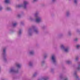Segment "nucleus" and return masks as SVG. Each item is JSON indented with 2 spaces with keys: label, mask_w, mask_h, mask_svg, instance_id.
<instances>
[{
  "label": "nucleus",
  "mask_w": 80,
  "mask_h": 80,
  "mask_svg": "<svg viewBox=\"0 0 80 80\" xmlns=\"http://www.w3.org/2000/svg\"><path fill=\"white\" fill-rule=\"evenodd\" d=\"M34 32L37 34H38L39 33V31L36 27L33 26L28 29V35L29 36H32L33 33Z\"/></svg>",
  "instance_id": "nucleus-1"
},
{
  "label": "nucleus",
  "mask_w": 80,
  "mask_h": 80,
  "mask_svg": "<svg viewBox=\"0 0 80 80\" xmlns=\"http://www.w3.org/2000/svg\"><path fill=\"white\" fill-rule=\"evenodd\" d=\"M28 2L27 1H24L23 2V4L16 5L15 6L16 8H20L23 7L24 9H26L27 8V5H28Z\"/></svg>",
  "instance_id": "nucleus-2"
},
{
  "label": "nucleus",
  "mask_w": 80,
  "mask_h": 80,
  "mask_svg": "<svg viewBox=\"0 0 80 80\" xmlns=\"http://www.w3.org/2000/svg\"><path fill=\"white\" fill-rule=\"evenodd\" d=\"M39 14V12H36L34 14V16L36 18L35 21L38 23H41L42 22V18L41 16H38Z\"/></svg>",
  "instance_id": "nucleus-3"
},
{
  "label": "nucleus",
  "mask_w": 80,
  "mask_h": 80,
  "mask_svg": "<svg viewBox=\"0 0 80 80\" xmlns=\"http://www.w3.org/2000/svg\"><path fill=\"white\" fill-rule=\"evenodd\" d=\"M7 48H4L3 49V52L2 54V57L3 58V60L4 62H7V59L6 58L7 57V54L6 53V50Z\"/></svg>",
  "instance_id": "nucleus-4"
},
{
  "label": "nucleus",
  "mask_w": 80,
  "mask_h": 80,
  "mask_svg": "<svg viewBox=\"0 0 80 80\" xmlns=\"http://www.w3.org/2000/svg\"><path fill=\"white\" fill-rule=\"evenodd\" d=\"M60 47L63 50L64 52H66V53H68V52H69V50L70 49L69 47H65V46H64L63 44H62L60 46Z\"/></svg>",
  "instance_id": "nucleus-5"
},
{
  "label": "nucleus",
  "mask_w": 80,
  "mask_h": 80,
  "mask_svg": "<svg viewBox=\"0 0 80 80\" xmlns=\"http://www.w3.org/2000/svg\"><path fill=\"white\" fill-rule=\"evenodd\" d=\"M9 72L10 73H18V69L17 70L15 67H13L10 69Z\"/></svg>",
  "instance_id": "nucleus-6"
},
{
  "label": "nucleus",
  "mask_w": 80,
  "mask_h": 80,
  "mask_svg": "<svg viewBox=\"0 0 80 80\" xmlns=\"http://www.w3.org/2000/svg\"><path fill=\"white\" fill-rule=\"evenodd\" d=\"M51 59L54 64L57 63V60H56V57L54 55H52L51 57Z\"/></svg>",
  "instance_id": "nucleus-7"
},
{
  "label": "nucleus",
  "mask_w": 80,
  "mask_h": 80,
  "mask_svg": "<svg viewBox=\"0 0 80 80\" xmlns=\"http://www.w3.org/2000/svg\"><path fill=\"white\" fill-rule=\"evenodd\" d=\"M34 53L35 52H34V50H31L29 52V54L31 55H34Z\"/></svg>",
  "instance_id": "nucleus-8"
},
{
  "label": "nucleus",
  "mask_w": 80,
  "mask_h": 80,
  "mask_svg": "<svg viewBox=\"0 0 80 80\" xmlns=\"http://www.w3.org/2000/svg\"><path fill=\"white\" fill-rule=\"evenodd\" d=\"M77 70H78L79 71L80 70V62H78V65L76 68Z\"/></svg>",
  "instance_id": "nucleus-9"
},
{
  "label": "nucleus",
  "mask_w": 80,
  "mask_h": 80,
  "mask_svg": "<svg viewBox=\"0 0 80 80\" xmlns=\"http://www.w3.org/2000/svg\"><path fill=\"white\" fill-rule=\"evenodd\" d=\"M38 74V72H35L33 75L32 76V78H34V77H37V74Z\"/></svg>",
  "instance_id": "nucleus-10"
},
{
  "label": "nucleus",
  "mask_w": 80,
  "mask_h": 80,
  "mask_svg": "<svg viewBox=\"0 0 80 80\" xmlns=\"http://www.w3.org/2000/svg\"><path fill=\"white\" fill-rule=\"evenodd\" d=\"M16 66L18 68H21L22 65L20 64L17 63L16 64Z\"/></svg>",
  "instance_id": "nucleus-11"
},
{
  "label": "nucleus",
  "mask_w": 80,
  "mask_h": 80,
  "mask_svg": "<svg viewBox=\"0 0 80 80\" xmlns=\"http://www.w3.org/2000/svg\"><path fill=\"white\" fill-rule=\"evenodd\" d=\"M6 10H7V11H11L12 9L11 8L9 7H7L6 8Z\"/></svg>",
  "instance_id": "nucleus-12"
},
{
  "label": "nucleus",
  "mask_w": 80,
  "mask_h": 80,
  "mask_svg": "<svg viewBox=\"0 0 80 80\" xmlns=\"http://www.w3.org/2000/svg\"><path fill=\"white\" fill-rule=\"evenodd\" d=\"M28 19L30 21H33V20H35V18H33L32 17H29Z\"/></svg>",
  "instance_id": "nucleus-13"
},
{
  "label": "nucleus",
  "mask_w": 80,
  "mask_h": 80,
  "mask_svg": "<svg viewBox=\"0 0 80 80\" xmlns=\"http://www.w3.org/2000/svg\"><path fill=\"white\" fill-rule=\"evenodd\" d=\"M59 78L60 80H63V74H60L59 75Z\"/></svg>",
  "instance_id": "nucleus-14"
},
{
  "label": "nucleus",
  "mask_w": 80,
  "mask_h": 80,
  "mask_svg": "<svg viewBox=\"0 0 80 80\" xmlns=\"http://www.w3.org/2000/svg\"><path fill=\"white\" fill-rule=\"evenodd\" d=\"M22 30L21 29L19 30V31L18 32V35H20L21 34H22Z\"/></svg>",
  "instance_id": "nucleus-15"
},
{
  "label": "nucleus",
  "mask_w": 80,
  "mask_h": 80,
  "mask_svg": "<svg viewBox=\"0 0 80 80\" xmlns=\"http://www.w3.org/2000/svg\"><path fill=\"white\" fill-rule=\"evenodd\" d=\"M33 62H30L29 63V65L30 67H32L33 66Z\"/></svg>",
  "instance_id": "nucleus-16"
},
{
  "label": "nucleus",
  "mask_w": 80,
  "mask_h": 80,
  "mask_svg": "<svg viewBox=\"0 0 80 80\" xmlns=\"http://www.w3.org/2000/svg\"><path fill=\"white\" fill-rule=\"evenodd\" d=\"M70 15V11H68L66 12V16L67 17H68Z\"/></svg>",
  "instance_id": "nucleus-17"
},
{
  "label": "nucleus",
  "mask_w": 80,
  "mask_h": 80,
  "mask_svg": "<svg viewBox=\"0 0 80 80\" xmlns=\"http://www.w3.org/2000/svg\"><path fill=\"white\" fill-rule=\"evenodd\" d=\"M5 2L6 3H10V0H5Z\"/></svg>",
  "instance_id": "nucleus-18"
},
{
  "label": "nucleus",
  "mask_w": 80,
  "mask_h": 80,
  "mask_svg": "<svg viewBox=\"0 0 80 80\" xmlns=\"http://www.w3.org/2000/svg\"><path fill=\"white\" fill-rule=\"evenodd\" d=\"M76 47L77 49L78 50H79V49H80V45L78 44L77 45Z\"/></svg>",
  "instance_id": "nucleus-19"
},
{
  "label": "nucleus",
  "mask_w": 80,
  "mask_h": 80,
  "mask_svg": "<svg viewBox=\"0 0 80 80\" xmlns=\"http://www.w3.org/2000/svg\"><path fill=\"white\" fill-rule=\"evenodd\" d=\"M78 0H73V2L76 5H77L78 3Z\"/></svg>",
  "instance_id": "nucleus-20"
},
{
  "label": "nucleus",
  "mask_w": 80,
  "mask_h": 80,
  "mask_svg": "<svg viewBox=\"0 0 80 80\" xmlns=\"http://www.w3.org/2000/svg\"><path fill=\"white\" fill-rule=\"evenodd\" d=\"M17 22L12 23V26L13 27H16L17 26Z\"/></svg>",
  "instance_id": "nucleus-21"
},
{
  "label": "nucleus",
  "mask_w": 80,
  "mask_h": 80,
  "mask_svg": "<svg viewBox=\"0 0 80 80\" xmlns=\"http://www.w3.org/2000/svg\"><path fill=\"white\" fill-rule=\"evenodd\" d=\"M22 16V15L20 14H18L17 15V17L18 18H20Z\"/></svg>",
  "instance_id": "nucleus-22"
},
{
  "label": "nucleus",
  "mask_w": 80,
  "mask_h": 80,
  "mask_svg": "<svg viewBox=\"0 0 80 80\" xmlns=\"http://www.w3.org/2000/svg\"><path fill=\"white\" fill-rule=\"evenodd\" d=\"M68 35L69 36H70L71 35H72V33H71V31H69L68 32Z\"/></svg>",
  "instance_id": "nucleus-23"
},
{
  "label": "nucleus",
  "mask_w": 80,
  "mask_h": 80,
  "mask_svg": "<svg viewBox=\"0 0 80 80\" xmlns=\"http://www.w3.org/2000/svg\"><path fill=\"white\" fill-rule=\"evenodd\" d=\"M66 63H68V64H69L70 63H72V61H66Z\"/></svg>",
  "instance_id": "nucleus-24"
},
{
  "label": "nucleus",
  "mask_w": 80,
  "mask_h": 80,
  "mask_svg": "<svg viewBox=\"0 0 80 80\" xmlns=\"http://www.w3.org/2000/svg\"><path fill=\"white\" fill-rule=\"evenodd\" d=\"M45 62L44 60L42 61L41 62V65H43L45 63Z\"/></svg>",
  "instance_id": "nucleus-25"
},
{
  "label": "nucleus",
  "mask_w": 80,
  "mask_h": 80,
  "mask_svg": "<svg viewBox=\"0 0 80 80\" xmlns=\"http://www.w3.org/2000/svg\"><path fill=\"white\" fill-rule=\"evenodd\" d=\"M50 72H52V73H53V72H54V69L51 68L50 70Z\"/></svg>",
  "instance_id": "nucleus-26"
},
{
  "label": "nucleus",
  "mask_w": 80,
  "mask_h": 80,
  "mask_svg": "<svg viewBox=\"0 0 80 80\" xmlns=\"http://www.w3.org/2000/svg\"><path fill=\"white\" fill-rule=\"evenodd\" d=\"M2 10H3V7L2 6H0V11H2Z\"/></svg>",
  "instance_id": "nucleus-27"
},
{
  "label": "nucleus",
  "mask_w": 80,
  "mask_h": 80,
  "mask_svg": "<svg viewBox=\"0 0 80 80\" xmlns=\"http://www.w3.org/2000/svg\"><path fill=\"white\" fill-rule=\"evenodd\" d=\"M45 28V26H43L41 27L42 29H43Z\"/></svg>",
  "instance_id": "nucleus-28"
},
{
  "label": "nucleus",
  "mask_w": 80,
  "mask_h": 80,
  "mask_svg": "<svg viewBox=\"0 0 80 80\" xmlns=\"http://www.w3.org/2000/svg\"><path fill=\"white\" fill-rule=\"evenodd\" d=\"M48 56V54H46L44 56V58H47Z\"/></svg>",
  "instance_id": "nucleus-29"
},
{
  "label": "nucleus",
  "mask_w": 80,
  "mask_h": 80,
  "mask_svg": "<svg viewBox=\"0 0 80 80\" xmlns=\"http://www.w3.org/2000/svg\"><path fill=\"white\" fill-rule=\"evenodd\" d=\"M68 80V78L67 77L63 79V80Z\"/></svg>",
  "instance_id": "nucleus-30"
},
{
  "label": "nucleus",
  "mask_w": 80,
  "mask_h": 80,
  "mask_svg": "<svg viewBox=\"0 0 80 80\" xmlns=\"http://www.w3.org/2000/svg\"><path fill=\"white\" fill-rule=\"evenodd\" d=\"M78 60V57H77L76 58L75 61H77Z\"/></svg>",
  "instance_id": "nucleus-31"
},
{
  "label": "nucleus",
  "mask_w": 80,
  "mask_h": 80,
  "mask_svg": "<svg viewBox=\"0 0 80 80\" xmlns=\"http://www.w3.org/2000/svg\"><path fill=\"white\" fill-rule=\"evenodd\" d=\"M78 40V38H76L74 39V41H75V42H77V41Z\"/></svg>",
  "instance_id": "nucleus-32"
},
{
  "label": "nucleus",
  "mask_w": 80,
  "mask_h": 80,
  "mask_svg": "<svg viewBox=\"0 0 80 80\" xmlns=\"http://www.w3.org/2000/svg\"><path fill=\"white\" fill-rule=\"evenodd\" d=\"M56 0H52V2H53V3H55V2H56Z\"/></svg>",
  "instance_id": "nucleus-33"
},
{
  "label": "nucleus",
  "mask_w": 80,
  "mask_h": 80,
  "mask_svg": "<svg viewBox=\"0 0 80 80\" xmlns=\"http://www.w3.org/2000/svg\"><path fill=\"white\" fill-rule=\"evenodd\" d=\"M62 34H60V35H58V37H62Z\"/></svg>",
  "instance_id": "nucleus-34"
},
{
  "label": "nucleus",
  "mask_w": 80,
  "mask_h": 80,
  "mask_svg": "<svg viewBox=\"0 0 80 80\" xmlns=\"http://www.w3.org/2000/svg\"><path fill=\"white\" fill-rule=\"evenodd\" d=\"M20 23L21 25H23V24H24V22H21Z\"/></svg>",
  "instance_id": "nucleus-35"
},
{
  "label": "nucleus",
  "mask_w": 80,
  "mask_h": 80,
  "mask_svg": "<svg viewBox=\"0 0 80 80\" xmlns=\"http://www.w3.org/2000/svg\"><path fill=\"white\" fill-rule=\"evenodd\" d=\"M77 32L78 33H80V30L78 29L77 30Z\"/></svg>",
  "instance_id": "nucleus-36"
},
{
  "label": "nucleus",
  "mask_w": 80,
  "mask_h": 80,
  "mask_svg": "<svg viewBox=\"0 0 80 80\" xmlns=\"http://www.w3.org/2000/svg\"><path fill=\"white\" fill-rule=\"evenodd\" d=\"M38 0H33L34 2H37Z\"/></svg>",
  "instance_id": "nucleus-37"
},
{
  "label": "nucleus",
  "mask_w": 80,
  "mask_h": 80,
  "mask_svg": "<svg viewBox=\"0 0 80 80\" xmlns=\"http://www.w3.org/2000/svg\"><path fill=\"white\" fill-rule=\"evenodd\" d=\"M1 80H5V79H2Z\"/></svg>",
  "instance_id": "nucleus-38"
}]
</instances>
